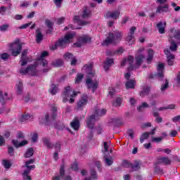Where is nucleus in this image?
<instances>
[{"label": "nucleus", "instance_id": "obj_1", "mask_svg": "<svg viewBox=\"0 0 180 180\" xmlns=\"http://www.w3.org/2000/svg\"><path fill=\"white\" fill-rule=\"evenodd\" d=\"M145 58L144 55L143 54H138L135 56V63H134V57L129 56H128L127 59H124L121 65L122 67L126 65V64H128L129 65L128 67V71H133V70H136V68H139L141 64H143V61Z\"/></svg>", "mask_w": 180, "mask_h": 180}, {"label": "nucleus", "instance_id": "obj_2", "mask_svg": "<svg viewBox=\"0 0 180 180\" xmlns=\"http://www.w3.org/2000/svg\"><path fill=\"white\" fill-rule=\"evenodd\" d=\"M122 39V33L119 31L110 32L108 37L102 43V46H109V44H117Z\"/></svg>", "mask_w": 180, "mask_h": 180}, {"label": "nucleus", "instance_id": "obj_3", "mask_svg": "<svg viewBox=\"0 0 180 180\" xmlns=\"http://www.w3.org/2000/svg\"><path fill=\"white\" fill-rule=\"evenodd\" d=\"M73 37H75V33L74 32H68L65 35L64 38H62L61 39H59L55 45L51 46V50H56L57 47H61L62 49H64V47L67 46V44L71 42V40H72Z\"/></svg>", "mask_w": 180, "mask_h": 180}, {"label": "nucleus", "instance_id": "obj_4", "mask_svg": "<svg viewBox=\"0 0 180 180\" xmlns=\"http://www.w3.org/2000/svg\"><path fill=\"white\" fill-rule=\"evenodd\" d=\"M176 40L178 44L180 46V31L179 30H172L170 32V37H169V41H170V46L169 49L171 51H176V49H178V44L175 43Z\"/></svg>", "mask_w": 180, "mask_h": 180}, {"label": "nucleus", "instance_id": "obj_5", "mask_svg": "<svg viewBox=\"0 0 180 180\" xmlns=\"http://www.w3.org/2000/svg\"><path fill=\"white\" fill-rule=\"evenodd\" d=\"M106 115V110L105 109H96L94 111V115H91L86 121V126L90 130L94 129V126H95V122L96 121V117L99 116H103Z\"/></svg>", "mask_w": 180, "mask_h": 180}, {"label": "nucleus", "instance_id": "obj_6", "mask_svg": "<svg viewBox=\"0 0 180 180\" xmlns=\"http://www.w3.org/2000/svg\"><path fill=\"white\" fill-rule=\"evenodd\" d=\"M8 47L13 57H18L20 54V51H22V44H20V40L19 39L9 44Z\"/></svg>", "mask_w": 180, "mask_h": 180}, {"label": "nucleus", "instance_id": "obj_7", "mask_svg": "<svg viewBox=\"0 0 180 180\" xmlns=\"http://www.w3.org/2000/svg\"><path fill=\"white\" fill-rule=\"evenodd\" d=\"M43 141H44V144L48 148H53V147H54L56 151L53 154V158L56 161H57V160H58V151L61 150V143L60 142H57L54 146L53 145V143L50 142V139H49L48 138H44Z\"/></svg>", "mask_w": 180, "mask_h": 180}, {"label": "nucleus", "instance_id": "obj_8", "mask_svg": "<svg viewBox=\"0 0 180 180\" xmlns=\"http://www.w3.org/2000/svg\"><path fill=\"white\" fill-rule=\"evenodd\" d=\"M77 95H78V92L73 91L70 86H67L63 92L64 97L63 101V102H67L68 101V98H70L69 100L70 103H74L75 99L73 98H75Z\"/></svg>", "mask_w": 180, "mask_h": 180}, {"label": "nucleus", "instance_id": "obj_9", "mask_svg": "<svg viewBox=\"0 0 180 180\" xmlns=\"http://www.w3.org/2000/svg\"><path fill=\"white\" fill-rule=\"evenodd\" d=\"M34 162V159H30V160L25 162V167L27 169L24 171L22 174L24 180H32V178L30 177V176H29V174H30V172L32 171V169H34V168H36V166L34 165H30Z\"/></svg>", "mask_w": 180, "mask_h": 180}, {"label": "nucleus", "instance_id": "obj_10", "mask_svg": "<svg viewBox=\"0 0 180 180\" xmlns=\"http://www.w3.org/2000/svg\"><path fill=\"white\" fill-rule=\"evenodd\" d=\"M57 117V107L54 104L51 106V114L47 113L44 119L40 120V123H49L51 120H54Z\"/></svg>", "mask_w": 180, "mask_h": 180}, {"label": "nucleus", "instance_id": "obj_11", "mask_svg": "<svg viewBox=\"0 0 180 180\" xmlns=\"http://www.w3.org/2000/svg\"><path fill=\"white\" fill-rule=\"evenodd\" d=\"M47 56H49V52L47 51H43L41 53V56L39 58H37V63H40V64L42 65V67H46V68L42 70V72L46 73V72H49V71H50V67H49V65H47V60H46V57H47Z\"/></svg>", "mask_w": 180, "mask_h": 180}, {"label": "nucleus", "instance_id": "obj_12", "mask_svg": "<svg viewBox=\"0 0 180 180\" xmlns=\"http://www.w3.org/2000/svg\"><path fill=\"white\" fill-rule=\"evenodd\" d=\"M20 74L26 75L29 74L32 77L37 75V70H36V65H32L31 66L27 67L26 69L22 68L20 70Z\"/></svg>", "mask_w": 180, "mask_h": 180}, {"label": "nucleus", "instance_id": "obj_13", "mask_svg": "<svg viewBox=\"0 0 180 180\" xmlns=\"http://www.w3.org/2000/svg\"><path fill=\"white\" fill-rule=\"evenodd\" d=\"M65 166L62 165L60 167L59 174L53 177L52 180H71L70 176H65V171L64 170Z\"/></svg>", "mask_w": 180, "mask_h": 180}, {"label": "nucleus", "instance_id": "obj_14", "mask_svg": "<svg viewBox=\"0 0 180 180\" xmlns=\"http://www.w3.org/2000/svg\"><path fill=\"white\" fill-rule=\"evenodd\" d=\"M136 27H131L129 30V33L128 34L126 41H128L129 46L134 44L136 39H134V32H136Z\"/></svg>", "mask_w": 180, "mask_h": 180}, {"label": "nucleus", "instance_id": "obj_15", "mask_svg": "<svg viewBox=\"0 0 180 180\" xmlns=\"http://www.w3.org/2000/svg\"><path fill=\"white\" fill-rule=\"evenodd\" d=\"M86 103H88V94H84L83 95H82L80 99L77 102V109H82L83 107L86 105Z\"/></svg>", "mask_w": 180, "mask_h": 180}, {"label": "nucleus", "instance_id": "obj_16", "mask_svg": "<svg viewBox=\"0 0 180 180\" xmlns=\"http://www.w3.org/2000/svg\"><path fill=\"white\" fill-rule=\"evenodd\" d=\"M86 84L89 89H92V92H95L98 89V82H92L91 78H87L86 80Z\"/></svg>", "mask_w": 180, "mask_h": 180}, {"label": "nucleus", "instance_id": "obj_17", "mask_svg": "<svg viewBox=\"0 0 180 180\" xmlns=\"http://www.w3.org/2000/svg\"><path fill=\"white\" fill-rule=\"evenodd\" d=\"M164 68L165 65L163 63H160L158 65V72L155 75L160 81L164 79Z\"/></svg>", "mask_w": 180, "mask_h": 180}, {"label": "nucleus", "instance_id": "obj_18", "mask_svg": "<svg viewBox=\"0 0 180 180\" xmlns=\"http://www.w3.org/2000/svg\"><path fill=\"white\" fill-rule=\"evenodd\" d=\"M83 70H85L87 73L88 78H92V77L95 76V71L92 70V64L85 65Z\"/></svg>", "mask_w": 180, "mask_h": 180}, {"label": "nucleus", "instance_id": "obj_19", "mask_svg": "<svg viewBox=\"0 0 180 180\" xmlns=\"http://www.w3.org/2000/svg\"><path fill=\"white\" fill-rule=\"evenodd\" d=\"M164 53L167 56L168 65H174V58H175V56L168 49L165 50Z\"/></svg>", "mask_w": 180, "mask_h": 180}, {"label": "nucleus", "instance_id": "obj_20", "mask_svg": "<svg viewBox=\"0 0 180 180\" xmlns=\"http://www.w3.org/2000/svg\"><path fill=\"white\" fill-rule=\"evenodd\" d=\"M122 165L124 167H127V168H131L133 171H139V169H140V164L139 162L131 165L125 160L123 162Z\"/></svg>", "mask_w": 180, "mask_h": 180}, {"label": "nucleus", "instance_id": "obj_21", "mask_svg": "<svg viewBox=\"0 0 180 180\" xmlns=\"http://www.w3.org/2000/svg\"><path fill=\"white\" fill-rule=\"evenodd\" d=\"M28 58H27V49H25L22 52L21 58L20 60V64L22 67L26 65L27 64Z\"/></svg>", "mask_w": 180, "mask_h": 180}, {"label": "nucleus", "instance_id": "obj_22", "mask_svg": "<svg viewBox=\"0 0 180 180\" xmlns=\"http://www.w3.org/2000/svg\"><path fill=\"white\" fill-rule=\"evenodd\" d=\"M169 11V7L168 4H165L164 6H159L157 7L156 13H167V12Z\"/></svg>", "mask_w": 180, "mask_h": 180}, {"label": "nucleus", "instance_id": "obj_23", "mask_svg": "<svg viewBox=\"0 0 180 180\" xmlns=\"http://www.w3.org/2000/svg\"><path fill=\"white\" fill-rule=\"evenodd\" d=\"M120 15V11H115L113 12L108 11L106 15L105 18L109 19V18H112V19H117Z\"/></svg>", "mask_w": 180, "mask_h": 180}, {"label": "nucleus", "instance_id": "obj_24", "mask_svg": "<svg viewBox=\"0 0 180 180\" xmlns=\"http://www.w3.org/2000/svg\"><path fill=\"white\" fill-rule=\"evenodd\" d=\"M167 26V22H163L160 21V22H158L157 24V27L159 30V33H160V34H163V33H165V27Z\"/></svg>", "mask_w": 180, "mask_h": 180}, {"label": "nucleus", "instance_id": "obj_25", "mask_svg": "<svg viewBox=\"0 0 180 180\" xmlns=\"http://www.w3.org/2000/svg\"><path fill=\"white\" fill-rule=\"evenodd\" d=\"M113 63H115V60H113V58H108L105 60V61L104 62V70L105 71H108V70H109V68H110V65H112V64H113Z\"/></svg>", "mask_w": 180, "mask_h": 180}, {"label": "nucleus", "instance_id": "obj_26", "mask_svg": "<svg viewBox=\"0 0 180 180\" xmlns=\"http://www.w3.org/2000/svg\"><path fill=\"white\" fill-rule=\"evenodd\" d=\"M12 143L16 148H19V147H23V146H26L27 144V141H22L19 142L18 140H13Z\"/></svg>", "mask_w": 180, "mask_h": 180}, {"label": "nucleus", "instance_id": "obj_27", "mask_svg": "<svg viewBox=\"0 0 180 180\" xmlns=\"http://www.w3.org/2000/svg\"><path fill=\"white\" fill-rule=\"evenodd\" d=\"M35 36L37 37V43H40V41L43 40V34H41V30H40V28L37 29Z\"/></svg>", "mask_w": 180, "mask_h": 180}, {"label": "nucleus", "instance_id": "obj_28", "mask_svg": "<svg viewBox=\"0 0 180 180\" xmlns=\"http://www.w3.org/2000/svg\"><path fill=\"white\" fill-rule=\"evenodd\" d=\"M22 92H23V83L19 81L16 84V93L17 95H22Z\"/></svg>", "mask_w": 180, "mask_h": 180}, {"label": "nucleus", "instance_id": "obj_29", "mask_svg": "<svg viewBox=\"0 0 180 180\" xmlns=\"http://www.w3.org/2000/svg\"><path fill=\"white\" fill-rule=\"evenodd\" d=\"M8 101V93H4L0 91V103L1 105H5L6 102Z\"/></svg>", "mask_w": 180, "mask_h": 180}, {"label": "nucleus", "instance_id": "obj_30", "mask_svg": "<svg viewBox=\"0 0 180 180\" xmlns=\"http://www.w3.org/2000/svg\"><path fill=\"white\" fill-rule=\"evenodd\" d=\"M73 20L75 23H77V25H79L80 26H85L86 25H88V22L86 21H82L79 19V16L75 15L73 18Z\"/></svg>", "mask_w": 180, "mask_h": 180}, {"label": "nucleus", "instance_id": "obj_31", "mask_svg": "<svg viewBox=\"0 0 180 180\" xmlns=\"http://www.w3.org/2000/svg\"><path fill=\"white\" fill-rule=\"evenodd\" d=\"M91 9H89L87 7H85L83 9V14H82L83 19H88V18L91 16Z\"/></svg>", "mask_w": 180, "mask_h": 180}, {"label": "nucleus", "instance_id": "obj_32", "mask_svg": "<svg viewBox=\"0 0 180 180\" xmlns=\"http://www.w3.org/2000/svg\"><path fill=\"white\" fill-rule=\"evenodd\" d=\"M125 86L127 89H133L136 86V80L131 79L129 81H127L125 84Z\"/></svg>", "mask_w": 180, "mask_h": 180}, {"label": "nucleus", "instance_id": "obj_33", "mask_svg": "<svg viewBox=\"0 0 180 180\" xmlns=\"http://www.w3.org/2000/svg\"><path fill=\"white\" fill-rule=\"evenodd\" d=\"M70 126L74 129V130H78L79 129V120L78 118L76 117L75 120L70 123Z\"/></svg>", "mask_w": 180, "mask_h": 180}, {"label": "nucleus", "instance_id": "obj_34", "mask_svg": "<svg viewBox=\"0 0 180 180\" xmlns=\"http://www.w3.org/2000/svg\"><path fill=\"white\" fill-rule=\"evenodd\" d=\"M150 94V86H143L142 91L140 92V96L144 97L147 96Z\"/></svg>", "mask_w": 180, "mask_h": 180}, {"label": "nucleus", "instance_id": "obj_35", "mask_svg": "<svg viewBox=\"0 0 180 180\" xmlns=\"http://www.w3.org/2000/svg\"><path fill=\"white\" fill-rule=\"evenodd\" d=\"M79 43H89L91 41V37L88 35H84L78 39Z\"/></svg>", "mask_w": 180, "mask_h": 180}, {"label": "nucleus", "instance_id": "obj_36", "mask_svg": "<svg viewBox=\"0 0 180 180\" xmlns=\"http://www.w3.org/2000/svg\"><path fill=\"white\" fill-rule=\"evenodd\" d=\"M153 57H154V51H153V49H148V58L146 59V60L148 61V64H150V63H151Z\"/></svg>", "mask_w": 180, "mask_h": 180}, {"label": "nucleus", "instance_id": "obj_37", "mask_svg": "<svg viewBox=\"0 0 180 180\" xmlns=\"http://www.w3.org/2000/svg\"><path fill=\"white\" fill-rule=\"evenodd\" d=\"M168 86H169V81H168L167 79H165V83L162 84L160 87L161 92L164 94L165 91L168 89Z\"/></svg>", "mask_w": 180, "mask_h": 180}, {"label": "nucleus", "instance_id": "obj_38", "mask_svg": "<svg viewBox=\"0 0 180 180\" xmlns=\"http://www.w3.org/2000/svg\"><path fill=\"white\" fill-rule=\"evenodd\" d=\"M30 119H33L32 115L25 113L20 117V122H21V123H23V122H26V120H30Z\"/></svg>", "mask_w": 180, "mask_h": 180}, {"label": "nucleus", "instance_id": "obj_39", "mask_svg": "<svg viewBox=\"0 0 180 180\" xmlns=\"http://www.w3.org/2000/svg\"><path fill=\"white\" fill-rule=\"evenodd\" d=\"M58 92V85L52 84L50 88V93L51 95H56Z\"/></svg>", "mask_w": 180, "mask_h": 180}, {"label": "nucleus", "instance_id": "obj_40", "mask_svg": "<svg viewBox=\"0 0 180 180\" xmlns=\"http://www.w3.org/2000/svg\"><path fill=\"white\" fill-rule=\"evenodd\" d=\"M159 162H162V164H165V165H168L171 164V160L168 157H162L159 158Z\"/></svg>", "mask_w": 180, "mask_h": 180}, {"label": "nucleus", "instance_id": "obj_41", "mask_svg": "<svg viewBox=\"0 0 180 180\" xmlns=\"http://www.w3.org/2000/svg\"><path fill=\"white\" fill-rule=\"evenodd\" d=\"M33 154H34V150L32 149V148H30L27 150L25 157V158H30V157L33 156Z\"/></svg>", "mask_w": 180, "mask_h": 180}, {"label": "nucleus", "instance_id": "obj_42", "mask_svg": "<svg viewBox=\"0 0 180 180\" xmlns=\"http://www.w3.org/2000/svg\"><path fill=\"white\" fill-rule=\"evenodd\" d=\"M110 145V142H103V148L102 152L104 154H106V153H109Z\"/></svg>", "mask_w": 180, "mask_h": 180}, {"label": "nucleus", "instance_id": "obj_43", "mask_svg": "<svg viewBox=\"0 0 180 180\" xmlns=\"http://www.w3.org/2000/svg\"><path fill=\"white\" fill-rule=\"evenodd\" d=\"M63 58L66 61H71V60L74 58V55L70 52H66L64 54Z\"/></svg>", "mask_w": 180, "mask_h": 180}, {"label": "nucleus", "instance_id": "obj_44", "mask_svg": "<svg viewBox=\"0 0 180 180\" xmlns=\"http://www.w3.org/2000/svg\"><path fill=\"white\" fill-rule=\"evenodd\" d=\"M150 137V133L149 132H145L143 133L141 137H140V142L141 143H144V140H147L148 138Z\"/></svg>", "mask_w": 180, "mask_h": 180}, {"label": "nucleus", "instance_id": "obj_45", "mask_svg": "<svg viewBox=\"0 0 180 180\" xmlns=\"http://www.w3.org/2000/svg\"><path fill=\"white\" fill-rule=\"evenodd\" d=\"M146 108H150V105L147 103H142L141 105H139L137 109L139 112H143V109H146Z\"/></svg>", "mask_w": 180, "mask_h": 180}, {"label": "nucleus", "instance_id": "obj_46", "mask_svg": "<svg viewBox=\"0 0 180 180\" xmlns=\"http://www.w3.org/2000/svg\"><path fill=\"white\" fill-rule=\"evenodd\" d=\"M55 127L58 130H64L65 127L64 126V124L63 122H58L55 124Z\"/></svg>", "mask_w": 180, "mask_h": 180}, {"label": "nucleus", "instance_id": "obj_47", "mask_svg": "<svg viewBox=\"0 0 180 180\" xmlns=\"http://www.w3.org/2000/svg\"><path fill=\"white\" fill-rule=\"evenodd\" d=\"M104 161L105 162V165L110 166L113 164V158H106V156H104Z\"/></svg>", "mask_w": 180, "mask_h": 180}, {"label": "nucleus", "instance_id": "obj_48", "mask_svg": "<svg viewBox=\"0 0 180 180\" xmlns=\"http://www.w3.org/2000/svg\"><path fill=\"white\" fill-rule=\"evenodd\" d=\"M153 116L155 118V122H157V123H161V122H162V117H160L158 112H153Z\"/></svg>", "mask_w": 180, "mask_h": 180}, {"label": "nucleus", "instance_id": "obj_49", "mask_svg": "<svg viewBox=\"0 0 180 180\" xmlns=\"http://www.w3.org/2000/svg\"><path fill=\"white\" fill-rule=\"evenodd\" d=\"M10 56L8 53H3L0 54V60H3L4 61H7V60L9 58Z\"/></svg>", "mask_w": 180, "mask_h": 180}, {"label": "nucleus", "instance_id": "obj_50", "mask_svg": "<svg viewBox=\"0 0 180 180\" xmlns=\"http://www.w3.org/2000/svg\"><path fill=\"white\" fill-rule=\"evenodd\" d=\"M167 109H175V105L174 104H171V105H169L167 107H160L158 109V110H165Z\"/></svg>", "mask_w": 180, "mask_h": 180}, {"label": "nucleus", "instance_id": "obj_51", "mask_svg": "<svg viewBox=\"0 0 180 180\" xmlns=\"http://www.w3.org/2000/svg\"><path fill=\"white\" fill-rule=\"evenodd\" d=\"M82 78H84V75L79 73L76 77L75 84H79L81 81H82Z\"/></svg>", "mask_w": 180, "mask_h": 180}, {"label": "nucleus", "instance_id": "obj_52", "mask_svg": "<svg viewBox=\"0 0 180 180\" xmlns=\"http://www.w3.org/2000/svg\"><path fill=\"white\" fill-rule=\"evenodd\" d=\"M63 63L62 59H58L53 63V65H55V67H60V65H63Z\"/></svg>", "mask_w": 180, "mask_h": 180}, {"label": "nucleus", "instance_id": "obj_53", "mask_svg": "<svg viewBox=\"0 0 180 180\" xmlns=\"http://www.w3.org/2000/svg\"><path fill=\"white\" fill-rule=\"evenodd\" d=\"M2 164L6 169H9L11 168V162L8 160H3Z\"/></svg>", "mask_w": 180, "mask_h": 180}, {"label": "nucleus", "instance_id": "obj_54", "mask_svg": "<svg viewBox=\"0 0 180 180\" xmlns=\"http://www.w3.org/2000/svg\"><path fill=\"white\" fill-rule=\"evenodd\" d=\"M122 102H123V99L122 98H117L113 105L114 106H121Z\"/></svg>", "mask_w": 180, "mask_h": 180}, {"label": "nucleus", "instance_id": "obj_55", "mask_svg": "<svg viewBox=\"0 0 180 180\" xmlns=\"http://www.w3.org/2000/svg\"><path fill=\"white\" fill-rule=\"evenodd\" d=\"M8 153L9 154V155H11V157H13V155H15V149H13V147L8 146Z\"/></svg>", "mask_w": 180, "mask_h": 180}, {"label": "nucleus", "instance_id": "obj_56", "mask_svg": "<svg viewBox=\"0 0 180 180\" xmlns=\"http://www.w3.org/2000/svg\"><path fill=\"white\" fill-rule=\"evenodd\" d=\"M164 139V137L160 136V137H153L152 138V141L153 143H161V141H162V139Z\"/></svg>", "mask_w": 180, "mask_h": 180}, {"label": "nucleus", "instance_id": "obj_57", "mask_svg": "<svg viewBox=\"0 0 180 180\" xmlns=\"http://www.w3.org/2000/svg\"><path fill=\"white\" fill-rule=\"evenodd\" d=\"M45 25L50 29L51 30H52L53 27V22L50 20H46L45 21Z\"/></svg>", "mask_w": 180, "mask_h": 180}, {"label": "nucleus", "instance_id": "obj_58", "mask_svg": "<svg viewBox=\"0 0 180 180\" xmlns=\"http://www.w3.org/2000/svg\"><path fill=\"white\" fill-rule=\"evenodd\" d=\"M64 0H53V2L56 5V6H57L58 8H60L61 7V4H63V1Z\"/></svg>", "mask_w": 180, "mask_h": 180}, {"label": "nucleus", "instance_id": "obj_59", "mask_svg": "<svg viewBox=\"0 0 180 180\" xmlns=\"http://www.w3.org/2000/svg\"><path fill=\"white\" fill-rule=\"evenodd\" d=\"M7 9L8 8H6L5 6H2L1 7H0V15H5V13H6Z\"/></svg>", "mask_w": 180, "mask_h": 180}, {"label": "nucleus", "instance_id": "obj_60", "mask_svg": "<svg viewBox=\"0 0 180 180\" xmlns=\"http://www.w3.org/2000/svg\"><path fill=\"white\" fill-rule=\"evenodd\" d=\"M8 27H9V25L8 24L3 25L0 26V30L1 32H6V30H8Z\"/></svg>", "mask_w": 180, "mask_h": 180}, {"label": "nucleus", "instance_id": "obj_61", "mask_svg": "<svg viewBox=\"0 0 180 180\" xmlns=\"http://www.w3.org/2000/svg\"><path fill=\"white\" fill-rule=\"evenodd\" d=\"M32 23H33V22H30L24 24V25L20 26L19 29H27V27H29V26H30Z\"/></svg>", "mask_w": 180, "mask_h": 180}, {"label": "nucleus", "instance_id": "obj_62", "mask_svg": "<svg viewBox=\"0 0 180 180\" xmlns=\"http://www.w3.org/2000/svg\"><path fill=\"white\" fill-rule=\"evenodd\" d=\"M115 88L109 87L108 94L110 96H113V95H115Z\"/></svg>", "mask_w": 180, "mask_h": 180}, {"label": "nucleus", "instance_id": "obj_63", "mask_svg": "<svg viewBox=\"0 0 180 180\" xmlns=\"http://www.w3.org/2000/svg\"><path fill=\"white\" fill-rule=\"evenodd\" d=\"M71 169L73 171H77L78 169V164L77 162H74L71 165Z\"/></svg>", "mask_w": 180, "mask_h": 180}, {"label": "nucleus", "instance_id": "obj_64", "mask_svg": "<svg viewBox=\"0 0 180 180\" xmlns=\"http://www.w3.org/2000/svg\"><path fill=\"white\" fill-rule=\"evenodd\" d=\"M176 83H177L178 86H180V72H179L177 74V76H176Z\"/></svg>", "mask_w": 180, "mask_h": 180}]
</instances>
